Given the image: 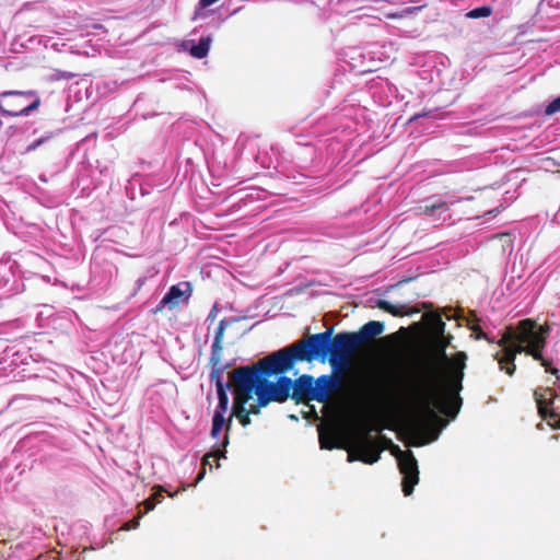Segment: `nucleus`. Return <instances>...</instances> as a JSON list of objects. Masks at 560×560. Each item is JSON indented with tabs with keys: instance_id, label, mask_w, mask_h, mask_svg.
I'll return each mask as SVG.
<instances>
[{
	"instance_id": "nucleus-24",
	"label": "nucleus",
	"mask_w": 560,
	"mask_h": 560,
	"mask_svg": "<svg viewBox=\"0 0 560 560\" xmlns=\"http://www.w3.org/2000/svg\"><path fill=\"white\" fill-rule=\"evenodd\" d=\"M540 417L548 421L552 428L560 429V415H558L552 408H549L547 411L540 415Z\"/></svg>"
},
{
	"instance_id": "nucleus-36",
	"label": "nucleus",
	"mask_w": 560,
	"mask_h": 560,
	"mask_svg": "<svg viewBox=\"0 0 560 560\" xmlns=\"http://www.w3.org/2000/svg\"><path fill=\"white\" fill-rule=\"evenodd\" d=\"M215 316V307H213V310L211 311L210 315H209V318H214Z\"/></svg>"
},
{
	"instance_id": "nucleus-31",
	"label": "nucleus",
	"mask_w": 560,
	"mask_h": 560,
	"mask_svg": "<svg viewBox=\"0 0 560 560\" xmlns=\"http://www.w3.org/2000/svg\"><path fill=\"white\" fill-rule=\"evenodd\" d=\"M142 504H143V506H144V512L142 513V515H143V514H145V513H148V512L152 511V510L154 509V506H155V504H156V503H155V501L152 499V497H150V498L145 499V500L143 501V503H142Z\"/></svg>"
},
{
	"instance_id": "nucleus-12",
	"label": "nucleus",
	"mask_w": 560,
	"mask_h": 560,
	"mask_svg": "<svg viewBox=\"0 0 560 560\" xmlns=\"http://www.w3.org/2000/svg\"><path fill=\"white\" fill-rule=\"evenodd\" d=\"M343 381L341 375L324 374L315 378V392H319L320 398H316L317 402L326 404L335 394L341 392Z\"/></svg>"
},
{
	"instance_id": "nucleus-2",
	"label": "nucleus",
	"mask_w": 560,
	"mask_h": 560,
	"mask_svg": "<svg viewBox=\"0 0 560 560\" xmlns=\"http://www.w3.org/2000/svg\"><path fill=\"white\" fill-rule=\"evenodd\" d=\"M549 327L539 326L536 320L525 318L517 323L516 327H506L498 345L503 348V354L497 352L493 358L498 361L500 370L508 375H514L516 371L515 359L517 354L526 353L539 361L547 373L558 375L559 370L551 366V362L542 357V350L547 343Z\"/></svg>"
},
{
	"instance_id": "nucleus-18",
	"label": "nucleus",
	"mask_w": 560,
	"mask_h": 560,
	"mask_svg": "<svg viewBox=\"0 0 560 560\" xmlns=\"http://www.w3.org/2000/svg\"><path fill=\"white\" fill-rule=\"evenodd\" d=\"M427 323L431 329L432 337L443 336L445 334V323L439 313H430L425 316Z\"/></svg>"
},
{
	"instance_id": "nucleus-26",
	"label": "nucleus",
	"mask_w": 560,
	"mask_h": 560,
	"mask_svg": "<svg viewBox=\"0 0 560 560\" xmlns=\"http://www.w3.org/2000/svg\"><path fill=\"white\" fill-rule=\"evenodd\" d=\"M492 9L490 7L483 5L475 8L474 10L469 11L467 13V16L470 19H479V18H487L491 15Z\"/></svg>"
},
{
	"instance_id": "nucleus-4",
	"label": "nucleus",
	"mask_w": 560,
	"mask_h": 560,
	"mask_svg": "<svg viewBox=\"0 0 560 560\" xmlns=\"http://www.w3.org/2000/svg\"><path fill=\"white\" fill-rule=\"evenodd\" d=\"M294 365L285 347L266 355L252 365L240 366L230 374V378L233 382V394H238L242 387L249 388L250 399L256 395L257 407L264 408L273 400L261 385V381L259 382V372L265 375L284 374L291 371Z\"/></svg>"
},
{
	"instance_id": "nucleus-9",
	"label": "nucleus",
	"mask_w": 560,
	"mask_h": 560,
	"mask_svg": "<svg viewBox=\"0 0 560 560\" xmlns=\"http://www.w3.org/2000/svg\"><path fill=\"white\" fill-rule=\"evenodd\" d=\"M233 395L234 399L232 404V412L228 418L226 433L223 439V447H226L229 445V432L231 430L233 417H235L240 421L241 425L244 428L250 424V415L246 412V405L250 400L249 388L242 387L238 390V394Z\"/></svg>"
},
{
	"instance_id": "nucleus-10",
	"label": "nucleus",
	"mask_w": 560,
	"mask_h": 560,
	"mask_svg": "<svg viewBox=\"0 0 560 560\" xmlns=\"http://www.w3.org/2000/svg\"><path fill=\"white\" fill-rule=\"evenodd\" d=\"M320 398L319 392H315V378L310 374H302L294 381L291 380V399L296 404H307Z\"/></svg>"
},
{
	"instance_id": "nucleus-25",
	"label": "nucleus",
	"mask_w": 560,
	"mask_h": 560,
	"mask_svg": "<svg viewBox=\"0 0 560 560\" xmlns=\"http://www.w3.org/2000/svg\"><path fill=\"white\" fill-rule=\"evenodd\" d=\"M534 397H535V401H536V405H537V409H538V413L539 416L542 415L545 411H547L549 409V405L552 404L551 400H547L546 397L539 393L538 390H535L534 392Z\"/></svg>"
},
{
	"instance_id": "nucleus-37",
	"label": "nucleus",
	"mask_w": 560,
	"mask_h": 560,
	"mask_svg": "<svg viewBox=\"0 0 560 560\" xmlns=\"http://www.w3.org/2000/svg\"><path fill=\"white\" fill-rule=\"evenodd\" d=\"M547 392H549L550 395H555V392L552 389H550V388H547Z\"/></svg>"
},
{
	"instance_id": "nucleus-13",
	"label": "nucleus",
	"mask_w": 560,
	"mask_h": 560,
	"mask_svg": "<svg viewBox=\"0 0 560 560\" xmlns=\"http://www.w3.org/2000/svg\"><path fill=\"white\" fill-rule=\"evenodd\" d=\"M190 293L191 285L189 282L172 285L167 293L163 296V304H168V308H173L178 305L182 298L185 296L187 300L190 296Z\"/></svg>"
},
{
	"instance_id": "nucleus-11",
	"label": "nucleus",
	"mask_w": 560,
	"mask_h": 560,
	"mask_svg": "<svg viewBox=\"0 0 560 560\" xmlns=\"http://www.w3.org/2000/svg\"><path fill=\"white\" fill-rule=\"evenodd\" d=\"M279 375L276 382H271L267 380L271 375H265L259 372V382L261 381V385L266 388L268 395H270L275 402L282 404L291 398V378L283 374Z\"/></svg>"
},
{
	"instance_id": "nucleus-6",
	"label": "nucleus",
	"mask_w": 560,
	"mask_h": 560,
	"mask_svg": "<svg viewBox=\"0 0 560 560\" xmlns=\"http://www.w3.org/2000/svg\"><path fill=\"white\" fill-rule=\"evenodd\" d=\"M40 98L35 91H4L0 93V113L8 116H26L36 110Z\"/></svg>"
},
{
	"instance_id": "nucleus-16",
	"label": "nucleus",
	"mask_w": 560,
	"mask_h": 560,
	"mask_svg": "<svg viewBox=\"0 0 560 560\" xmlns=\"http://www.w3.org/2000/svg\"><path fill=\"white\" fill-rule=\"evenodd\" d=\"M228 322L225 319H221L218 324V327L215 329L213 343L211 346V354L212 360L218 361V357H222V350H223V338H224V331L228 326Z\"/></svg>"
},
{
	"instance_id": "nucleus-20",
	"label": "nucleus",
	"mask_w": 560,
	"mask_h": 560,
	"mask_svg": "<svg viewBox=\"0 0 560 560\" xmlns=\"http://www.w3.org/2000/svg\"><path fill=\"white\" fill-rule=\"evenodd\" d=\"M319 442L322 448L332 450L342 448L343 446L338 442V435L335 431L319 432Z\"/></svg>"
},
{
	"instance_id": "nucleus-7",
	"label": "nucleus",
	"mask_w": 560,
	"mask_h": 560,
	"mask_svg": "<svg viewBox=\"0 0 560 560\" xmlns=\"http://www.w3.org/2000/svg\"><path fill=\"white\" fill-rule=\"evenodd\" d=\"M398 451V467L399 471L402 475V492L406 497H409L413 492V488L419 482V469L418 462L413 456L412 452L406 451L402 452L395 446Z\"/></svg>"
},
{
	"instance_id": "nucleus-32",
	"label": "nucleus",
	"mask_w": 560,
	"mask_h": 560,
	"mask_svg": "<svg viewBox=\"0 0 560 560\" xmlns=\"http://www.w3.org/2000/svg\"><path fill=\"white\" fill-rule=\"evenodd\" d=\"M387 387L384 386V384H378L377 386H375L373 388V390L371 392L372 396L373 397H381L385 394V389Z\"/></svg>"
},
{
	"instance_id": "nucleus-35",
	"label": "nucleus",
	"mask_w": 560,
	"mask_h": 560,
	"mask_svg": "<svg viewBox=\"0 0 560 560\" xmlns=\"http://www.w3.org/2000/svg\"><path fill=\"white\" fill-rule=\"evenodd\" d=\"M165 306L168 307V304H163V299H162L160 301L159 305L156 306V308L154 310V313L162 312Z\"/></svg>"
},
{
	"instance_id": "nucleus-21",
	"label": "nucleus",
	"mask_w": 560,
	"mask_h": 560,
	"mask_svg": "<svg viewBox=\"0 0 560 560\" xmlns=\"http://www.w3.org/2000/svg\"><path fill=\"white\" fill-rule=\"evenodd\" d=\"M210 43H211L210 37L200 38L199 43L197 45H194L190 48V50H189L190 55L198 59L205 58L209 52Z\"/></svg>"
},
{
	"instance_id": "nucleus-34",
	"label": "nucleus",
	"mask_w": 560,
	"mask_h": 560,
	"mask_svg": "<svg viewBox=\"0 0 560 560\" xmlns=\"http://www.w3.org/2000/svg\"><path fill=\"white\" fill-rule=\"evenodd\" d=\"M44 142V139L40 138L36 141H34L32 144L28 145L27 151H34L36 150L42 143Z\"/></svg>"
},
{
	"instance_id": "nucleus-29",
	"label": "nucleus",
	"mask_w": 560,
	"mask_h": 560,
	"mask_svg": "<svg viewBox=\"0 0 560 560\" xmlns=\"http://www.w3.org/2000/svg\"><path fill=\"white\" fill-rule=\"evenodd\" d=\"M558 112H560V95L547 105L545 114L553 115Z\"/></svg>"
},
{
	"instance_id": "nucleus-15",
	"label": "nucleus",
	"mask_w": 560,
	"mask_h": 560,
	"mask_svg": "<svg viewBox=\"0 0 560 560\" xmlns=\"http://www.w3.org/2000/svg\"><path fill=\"white\" fill-rule=\"evenodd\" d=\"M448 211V206L445 201H438L427 203L423 207L422 213L430 218L433 222L445 220Z\"/></svg>"
},
{
	"instance_id": "nucleus-27",
	"label": "nucleus",
	"mask_w": 560,
	"mask_h": 560,
	"mask_svg": "<svg viewBox=\"0 0 560 560\" xmlns=\"http://www.w3.org/2000/svg\"><path fill=\"white\" fill-rule=\"evenodd\" d=\"M470 329L472 331L471 337H474L475 339H485L488 342H493V340L489 338V336L481 329L479 325H474L470 327Z\"/></svg>"
},
{
	"instance_id": "nucleus-22",
	"label": "nucleus",
	"mask_w": 560,
	"mask_h": 560,
	"mask_svg": "<svg viewBox=\"0 0 560 560\" xmlns=\"http://www.w3.org/2000/svg\"><path fill=\"white\" fill-rule=\"evenodd\" d=\"M217 393H218L219 402H218V406H217L213 415L219 413V416L224 417V413L226 412L228 405H229L228 389L220 388V390H218Z\"/></svg>"
},
{
	"instance_id": "nucleus-28",
	"label": "nucleus",
	"mask_w": 560,
	"mask_h": 560,
	"mask_svg": "<svg viewBox=\"0 0 560 560\" xmlns=\"http://www.w3.org/2000/svg\"><path fill=\"white\" fill-rule=\"evenodd\" d=\"M141 517H142V512H139L138 515L133 520L124 523L120 526V530H130V529L137 528L139 526Z\"/></svg>"
},
{
	"instance_id": "nucleus-33",
	"label": "nucleus",
	"mask_w": 560,
	"mask_h": 560,
	"mask_svg": "<svg viewBox=\"0 0 560 560\" xmlns=\"http://www.w3.org/2000/svg\"><path fill=\"white\" fill-rule=\"evenodd\" d=\"M260 409L259 407H257V404H254V405H250L248 408L246 407V412H248V415H258L260 412Z\"/></svg>"
},
{
	"instance_id": "nucleus-14",
	"label": "nucleus",
	"mask_w": 560,
	"mask_h": 560,
	"mask_svg": "<svg viewBox=\"0 0 560 560\" xmlns=\"http://www.w3.org/2000/svg\"><path fill=\"white\" fill-rule=\"evenodd\" d=\"M222 357H218V361L212 360V354L210 355V364L212 370L210 372V381L215 383L217 392L221 389H230L233 386V382L223 383V373L226 369L225 365L221 363Z\"/></svg>"
},
{
	"instance_id": "nucleus-3",
	"label": "nucleus",
	"mask_w": 560,
	"mask_h": 560,
	"mask_svg": "<svg viewBox=\"0 0 560 560\" xmlns=\"http://www.w3.org/2000/svg\"><path fill=\"white\" fill-rule=\"evenodd\" d=\"M345 337L339 332L332 337V328H328L323 332L308 335L290 346L288 350L296 364L298 362H313L315 360L325 362L328 360L335 374L345 378V373L352 365V358L358 348L354 346H345L341 339Z\"/></svg>"
},
{
	"instance_id": "nucleus-5",
	"label": "nucleus",
	"mask_w": 560,
	"mask_h": 560,
	"mask_svg": "<svg viewBox=\"0 0 560 560\" xmlns=\"http://www.w3.org/2000/svg\"><path fill=\"white\" fill-rule=\"evenodd\" d=\"M383 429L378 416L374 412L364 415L357 423L358 434L354 445L348 451V460H360L369 465L378 462L382 452L393 446V441L383 434L372 438L370 433H380Z\"/></svg>"
},
{
	"instance_id": "nucleus-8",
	"label": "nucleus",
	"mask_w": 560,
	"mask_h": 560,
	"mask_svg": "<svg viewBox=\"0 0 560 560\" xmlns=\"http://www.w3.org/2000/svg\"><path fill=\"white\" fill-rule=\"evenodd\" d=\"M384 324L376 320H371L364 324L358 331L339 332L345 338L341 343L345 346H354L355 348H361L368 343H370L374 338L381 335L384 331Z\"/></svg>"
},
{
	"instance_id": "nucleus-19",
	"label": "nucleus",
	"mask_w": 560,
	"mask_h": 560,
	"mask_svg": "<svg viewBox=\"0 0 560 560\" xmlns=\"http://www.w3.org/2000/svg\"><path fill=\"white\" fill-rule=\"evenodd\" d=\"M225 448L226 447H223V444L221 445V447L217 448L215 451L211 452V453H207L203 458H202V465H203V468L202 470L198 474L197 476V479L196 481L199 482L201 479H203L205 475H206V468L205 466L209 465L210 468H212V464L210 463V458H213L217 460V467L220 466V464L218 463V460L221 458V457H225Z\"/></svg>"
},
{
	"instance_id": "nucleus-1",
	"label": "nucleus",
	"mask_w": 560,
	"mask_h": 560,
	"mask_svg": "<svg viewBox=\"0 0 560 560\" xmlns=\"http://www.w3.org/2000/svg\"><path fill=\"white\" fill-rule=\"evenodd\" d=\"M452 335L432 337L431 358L422 365L420 373L409 382H395L402 389L404 397L411 405L413 413L409 420L412 430H420L428 418L439 410L446 417H455L462 407L464 370L467 354L463 351L447 357L446 349Z\"/></svg>"
},
{
	"instance_id": "nucleus-17",
	"label": "nucleus",
	"mask_w": 560,
	"mask_h": 560,
	"mask_svg": "<svg viewBox=\"0 0 560 560\" xmlns=\"http://www.w3.org/2000/svg\"><path fill=\"white\" fill-rule=\"evenodd\" d=\"M376 306L378 308H381L382 311L389 313L393 316H404V315L411 314V312L408 311L407 305H405V304L394 305L389 301H386V300H378L376 302ZM415 312L416 311H412V313H415Z\"/></svg>"
},
{
	"instance_id": "nucleus-30",
	"label": "nucleus",
	"mask_w": 560,
	"mask_h": 560,
	"mask_svg": "<svg viewBox=\"0 0 560 560\" xmlns=\"http://www.w3.org/2000/svg\"><path fill=\"white\" fill-rule=\"evenodd\" d=\"M164 492H165V489L162 486H156L154 488V493L151 497L155 501V503L161 502V500L163 499Z\"/></svg>"
},
{
	"instance_id": "nucleus-23",
	"label": "nucleus",
	"mask_w": 560,
	"mask_h": 560,
	"mask_svg": "<svg viewBox=\"0 0 560 560\" xmlns=\"http://www.w3.org/2000/svg\"><path fill=\"white\" fill-rule=\"evenodd\" d=\"M226 423H228V419H225V417H221L218 415H213V418H212V428H211V436L213 439H218L222 429L225 427L226 428Z\"/></svg>"
}]
</instances>
